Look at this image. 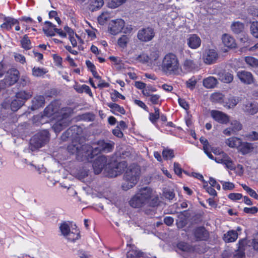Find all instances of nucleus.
Here are the masks:
<instances>
[{"label":"nucleus","instance_id":"864d4df0","mask_svg":"<svg viewBox=\"0 0 258 258\" xmlns=\"http://www.w3.org/2000/svg\"><path fill=\"white\" fill-rule=\"evenodd\" d=\"M20 83L22 86L24 87L30 84V79L27 76L23 75L20 79Z\"/></svg>","mask_w":258,"mask_h":258},{"label":"nucleus","instance_id":"3c124183","mask_svg":"<svg viewBox=\"0 0 258 258\" xmlns=\"http://www.w3.org/2000/svg\"><path fill=\"white\" fill-rule=\"evenodd\" d=\"M197 81L195 77H192L186 82V87L191 90L195 88Z\"/></svg>","mask_w":258,"mask_h":258},{"label":"nucleus","instance_id":"c03bdc74","mask_svg":"<svg viewBox=\"0 0 258 258\" xmlns=\"http://www.w3.org/2000/svg\"><path fill=\"white\" fill-rule=\"evenodd\" d=\"M135 60L143 63L148 62H149V55L145 54V53H142L141 54L137 56L135 58Z\"/></svg>","mask_w":258,"mask_h":258},{"label":"nucleus","instance_id":"6e6d98bb","mask_svg":"<svg viewBox=\"0 0 258 258\" xmlns=\"http://www.w3.org/2000/svg\"><path fill=\"white\" fill-rule=\"evenodd\" d=\"M64 30L66 31V34L67 33L69 35V38L71 37L76 36L78 39H80V37L76 34H75L74 31L68 26L64 27Z\"/></svg>","mask_w":258,"mask_h":258},{"label":"nucleus","instance_id":"5fc2aeb1","mask_svg":"<svg viewBox=\"0 0 258 258\" xmlns=\"http://www.w3.org/2000/svg\"><path fill=\"white\" fill-rule=\"evenodd\" d=\"M222 183V187L224 190H232L234 188V184L230 182L221 181Z\"/></svg>","mask_w":258,"mask_h":258},{"label":"nucleus","instance_id":"2eb2a0df","mask_svg":"<svg viewBox=\"0 0 258 258\" xmlns=\"http://www.w3.org/2000/svg\"><path fill=\"white\" fill-rule=\"evenodd\" d=\"M218 57V53L214 49H206L203 56L204 62L207 64L214 63Z\"/></svg>","mask_w":258,"mask_h":258},{"label":"nucleus","instance_id":"423d86ee","mask_svg":"<svg viewBox=\"0 0 258 258\" xmlns=\"http://www.w3.org/2000/svg\"><path fill=\"white\" fill-rule=\"evenodd\" d=\"M59 229L61 234L69 241H74L80 238V231L77 228L70 229L69 225L63 223L60 224Z\"/></svg>","mask_w":258,"mask_h":258},{"label":"nucleus","instance_id":"412c9836","mask_svg":"<svg viewBox=\"0 0 258 258\" xmlns=\"http://www.w3.org/2000/svg\"><path fill=\"white\" fill-rule=\"evenodd\" d=\"M255 149L254 145L252 143L241 142L239 147V151L242 155H246L253 152Z\"/></svg>","mask_w":258,"mask_h":258},{"label":"nucleus","instance_id":"473e14b6","mask_svg":"<svg viewBox=\"0 0 258 258\" xmlns=\"http://www.w3.org/2000/svg\"><path fill=\"white\" fill-rule=\"evenodd\" d=\"M196 64L194 61L190 59H186L182 66L181 70L183 72H189L195 68Z\"/></svg>","mask_w":258,"mask_h":258},{"label":"nucleus","instance_id":"4be33fe9","mask_svg":"<svg viewBox=\"0 0 258 258\" xmlns=\"http://www.w3.org/2000/svg\"><path fill=\"white\" fill-rule=\"evenodd\" d=\"M244 111L249 114H254L258 111V105L254 102H247L243 106Z\"/></svg>","mask_w":258,"mask_h":258},{"label":"nucleus","instance_id":"de8ad7c7","mask_svg":"<svg viewBox=\"0 0 258 258\" xmlns=\"http://www.w3.org/2000/svg\"><path fill=\"white\" fill-rule=\"evenodd\" d=\"M230 127L232 129L233 133L235 134H236L237 132L241 130L242 128L241 124L237 120L232 121L231 122V126Z\"/></svg>","mask_w":258,"mask_h":258},{"label":"nucleus","instance_id":"1a4fd4ad","mask_svg":"<svg viewBox=\"0 0 258 258\" xmlns=\"http://www.w3.org/2000/svg\"><path fill=\"white\" fill-rule=\"evenodd\" d=\"M19 78V72L16 69L9 70L4 78L2 81V87L3 88L9 87L15 84Z\"/></svg>","mask_w":258,"mask_h":258},{"label":"nucleus","instance_id":"ea45409f","mask_svg":"<svg viewBox=\"0 0 258 258\" xmlns=\"http://www.w3.org/2000/svg\"><path fill=\"white\" fill-rule=\"evenodd\" d=\"M129 37L126 35H122L117 41L118 45L119 47L124 48L126 47L129 41Z\"/></svg>","mask_w":258,"mask_h":258},{"label":"nucleus","instance_id":"5701e85b","mask_svg":"<svg viewBox=\"0 0 258 258\" xmlns=\"http://www.w3.org/2000/svg\"><path fill=\"white\" fill-rule=\"evenodd\" d=\"M247 244L246 240L245 239H242L239 240L238 245V247L236 251V253L235 254V256L238 257H242L244 256L245 253V248Z\"/></svg>","mask_w":258,"mask_h":258},{"label":"nucleus","instance_id":"680f3d73","mask_svg":"<svg viewBox=\"0 0 258 258\" xmlns=\"http://www.w3.org/2000/svg\"><path fill=\"white\" fill-rule=\"evenodd\" d=\"M160 96L156 94H152L150 96V101L154 104H158L159 102Z\"/></svg>","mask_w":258,"mask_h":258},{"label":"nucleus","instance_id":"c85d7f7f","mask_svg":"<svg viewBox=\"0 0 258 258\" xmlns=\"http://www.w3.org/2000/svg\"><path fill=\"white\" fill-rule=\"evenodd\" d=\"M32 96V93L31 91H27L25 90H21L17 92L15 96L20 101H23V103L24 104L25 101L29 99Z\"/></svg>","mask_w":258,"mask_h":258},{"label":"nucleus","instance_id":"6ab92c4d","mask_svg":"<svg viewBox=\"0 0 258 258\" xmlns=\"http://www.w3.org/2000/svg\"><path fill=\"white\" fill-rule=\"evenodd\" d=\"M237 77L243 83L250 84L253 82V78L251 73L242 71L237 73Z\"/></svg>","mask_w":258,"mask_h":258},{"label":"nucleus","instance_id":"9b49d317","mask_svg":"<svg viewBox=\"0 0 258 258\" xmlns=\"http://www.w3.org/2000/svg\"><path fill=\"white\" fill-rule=\"evenodd\" d=\"M109 160L104 155L98 156L93 162L92 166L94 172L95 174H98L101 172L105 168L108 166Z\"/></svg>","mask_w":258,"mask_h":258},{"label":"nucleus","instance_id":"9d476101","mask_svg":"<svg viewBox=\"0 0 258 258\" xmlns=\"http://www.w3.org/2000/svg\"><path fill=\"white\" fill-rule=\"evenodd\" d=\"M23 105V101H20L15 96L12 98H6L2 103V107L5 109H10L13 111H16Z\"/></svg>","mask_w":258,"mask_h":258},{"label":"nucleus","instance_id":"0eeeda50","mask_svg":"<svg viewBox=\"0 0 258 258\" xmlns=\"http://www.w3.org/2000/svg\"><path fill=\"white\" fill-rule=\"evenodd\" d=\"M126 167V164L125 162L110 163L109 161L108 166L105 168V173L109 177H116L120 174Z\"/></svg>","mask_w":258,"mask_h":258},{"label":"nucleus","instance_id":"e2e57ef3","mask_svg":"<svg viewBox=\"0 0 258 258\" xmlns=\"http://www.w3.org/2000/svg\"><path fill=\"white\" fill-rule=\"evenodd\" d=\"M164 196L166 199L172 200L175 196L174 194L171 190H167L164 192Z\"/></svg>","mask_w":258,"mask_h":258},{"label":"nucleus","instance_id":"09e8293b","mask_svg":"<svg viewBox=\"0 0 258 258\" xmlns=\"http://www.w3.org/2000/svg\"><path fill=\"white\" fill-rule=\"evenodd\" d=\"M251 34L255 38H258V22H253L250 26Z\"/></svg>","mask_w":258,"mask_h":258},{"label":"nucleus","instance_id":"2f4dec72","mask_svg":"<svg viewBox=\"0 0 258 258\" xmlns=\"http://www.w3.org/2000/svg\"><path fill=\"white\" fill-rule=\"evenodd\" d=\"M127 258L143 257L146 258L145 253L139 249H133L127 251L126 253Z\"/></svg>","mask_w":258,"mask_h":258},{"label":"nucleus","instance_id":"338daca9","mask_svg":"<svg viewBox=\"0 0 258 258\" xmlns=\"http://www.w3.org/2000/svg\"><path fill=\"white\" fill-rule=\"evenodd\" d=\"M134 102L136 104L138 105L139 106L143 108L145 110H147V107L146 104L142 101L139 100H135Z\"/></svg>","mask_w":258,"mask_h":258},{"label":"nucleus","instance_id":"b1692460","mask_svg":"<svg viewBox=\"0 0 258 258\" xmlns=\"http://www.w3.org/2000/svg\"><path fill=\"white\" fill-rule=\"evenodd\" d=\"M218 83L217 79L212 76L206 78L203 81V86L207 89L215 88L218 84Z\"/></svg>","mask_w":258,"mask_h":258},{"label":"nucleus","instance_id":"69168bd1","mask_svg":"<svg viewBox=\"0 0 258 258\" xmlns=\"http://www.w3.org/2000/svg\"><path fill=\"white\" fill-rule=\"evenodd\" d=\"M247 137L253 141L258 140V133L255 132H252L247 136Z\"/></svg>","mask_w":258,"mask_h":258},{"label":"nucleus","instance_id":"f03ea898","mask_svg":"<svg viewBox=\"0 0 258 258\" xmlns=\"http://www.w3.org/2000/svg\"><path fill=\"white\" fill-rule=\"evenodd\" d=\"M68 116V114L64 112L63 109H59L57 103L53 102L45 108L41 118L52 117L56 119L57 121L53 125L52 128L56 133H58L69 125V119Z\"/></svg>","mask_w":258,"mask_h":258},{"label":"nucleus","instance_id":"7ed1b4c3","mask_svg":"<svg viewBox=\"0 0 258 258\" xmlns=\"http://www.w3.org/2000/svg\"><path fill=\"white\" fill-rule=\"evenodd\" d=\"M114 143L111 141L99 140L93 144L92 146L89 145H84L83 146V150H86V156H90V159H92L94 155L101 152H110L114 148Z\"/></svg>","mask_w":258,"mask_h":258},{"label":"nucleus","instance_id":"f704fd0d","mask_svg":"<svg viewBox=\"0 0 258 258\" xmlns=\"http://www.w3.org/2000/svg\"><path fill=\"white\" fill-rule=\"evenodd\" d=\"M107 105L111 109V111L115 114V112H119L122 114L125 113V110L122 107L120 106L118 104L114 103H108Z\"/></svg>","mask_w":258,"mask_h":258},{"label":"nucleus","instance_id":"603ef678","mask_svg":"<svg viewBox=\"0 0 258 258\" xmlns=\"http://www.w3.org/2000/svg\"><path fill=\"white\" fill-rule=\"evenodd\" d=\"M118 98H121L124 100L125 99V97L117 91L115 90L111 94V99L113 102H115L117 101Z\"/></svg>","mask_w":258,"mask_h":258},{"label":"nucleus","instance_id":"6e6552de","mask_svg":"<svg viewBox=\"0 0 258 258\" xmlns=\"http://www.w3.org/2000/svg\"><path fill=\"white\" fill-rule=\"evenodd\" d=\"M48 132L45 130L35 135L30 140V144L34 148H40L49 141Z\"/></svg>","mask_w":258,"mask_h":258},{"label":"nucleus","instance_id":"a18cd8bd","mask_svg":"<svg viewBox=\"0 0 258 258\" xmlns=\"http://www.w3.org/2000/svg\"><path fill=\"white\" fill-rule=\"evenodd\" d=\"M110 18V15L108 13H102L98 18V23L100 25H104Z\"/></svg>","mask_w":258,"mask_h":258},{"label":"nucleus","instance_id":"dca6fc26","mask_svg":"<svg viewBox=\"0 0 258 258\" xmlns=\"http://www.w3.org/2000/svg\"><path fill=\"white\" fill-rule=\"evenodd\" d=\"M211 115L215 120L221 124H226L229 121L227 114L218 110H212L211 111Z\"/></svg>","mask_w":258,"mask_h":258},{"label":"nucleus","instance_id":"393cba45","mask_svg":"<svg viewBox=\"0 0 258 258\" xmlns=\"http://www.w3.org/2000/svg\"><path fill=\"white\" fill-rule=\"evenodd\" d=\"M238 233L234 230H229L224 234L223 240L226 242H233L236 240Z\"/></svg>","mask_w":258,"mask_h":258},{"label":"nucleus","instance_id":"052dcab7","mask_svg":"<svg viewBox=\"0 0 258 258\" xmlns=\"http://www.w3.org/2000/svg\"><path fill=\"white\" fill-rule=\"evenodd\" d=\"M178 104L186 110L189 109V106L188 103L183 99L178 98Z\"/></svg>","mask_w":258,"mask_h":258},{"label":"nucleus","instance_id":"f3484780","mask_svg":"<svg viewBox=\"0 0 258 258\" xmlns=\"http://www.w3.org/2000/svg\"><path fill=\"white\" fill-rule=\"evenodd\" d=\"M84 145L79 146H76L74 145H70L68 147V151L71 154H76L78 156H82L86 158L88 160L90 159V156L87 155H85L86 153V150H83V146Z\"/></svg>","mask_w":258,"mask_h":258},{"label":"nucleus","instance_id":"a211bd4d","mask_svg":"<svg viewBox=\"0 0 258 258\" xmlns=\"http://www.w3.org/2000/svg\"><path fill=\"white\" fill-rule=\"evenodd\" d=\"M187 44L190 48L197 49L201 44V39L196 34H190L187 39Z\"/></svg>","mask_w":258,"mask_h":258},{"label":"nucleus","instance_id":"e433bc0d","mask_svg":"<svg viewBox=\"0 0 258 258\" xmlns=\"http://www.w3.org/2000/svg\"><path fill=\"white\" fill-rule=\"evenodd\" d=\"M224 96L222 93L216 92L212 94L211 100L214 102L222 103L224 101Z\"/></svg>","mask_w":258,"mask_h":258},{"label":"nucleus","instance_id":"39448f33","mask_svg":"<svg viewBox=\"0 0 258 258\" xmlns=\"http://www.w3.org/2000/svg\"><path fill=\"white\" fill-rule=\"evenodd\" d=\"M161 69L166 74H173L177 69V57L172 53L167 54L163 59Z\"/></svg>","mask_w":258,"mask_h":258},{"label":"nucleus","instance_id":"79ce46f5","mask_svg":"<svg viewBox=\"0 0 258 258\" xmlns=\"http://www.w3.org/2000/svg\"><path fill=\"white\" fill-rule=\"evenodd\" d=\"M104 4L103 0H94L92 2L90 9L92 11H96L101 8Z\"/></svg>","mask_w":258,"mask_h":258},{"label":"nucleus","instance_id":"aec40b11","mask_svg":"<svg viewBox=\"0 0 258 258\" xmlns=\"http://www.w3.org/2000/svg\"><path fill=\"white\" fill-rule=\"evenodd\" d=\"M194 235L197 240H206L209 237L208 232L204 227L197 228L194 232Z\"/></svg>","mask_w":258,"mask_h":258},{"label":"nucleus","instance_id":"20e7f679","mask_svg":"<svg viewBox=\"0 0 258 258\" xmlns=\"http://www.w3.org/2000/svg\"><path fill=\"white\" fill-rule=\"evenodd\" d=\"M140 172V168L137 165L132 164L127 167L124 174V182L122 184L123 190H127L137 184L139 179Z\"/></svg>","mask_w":258,"mask_h":258},{"label":"nucleus","instance_id":"4c0bfd02","mask_svg":"<svg viewBox=\"0 0 258 258\" xmlns=\"http://www.w3.org/2000/svg\"><path fill=\"white\" fill-rule=\"evenodd\" d=\"M239 101V98L236 97H230L229 98L227 102H226L225 106L228 108H233L235 106Z\"/></svg>","mask_w":258,"mask_h":258},{"label":"nucleus","instance_id":"72a5a7b5","mask_svg":"<svg viewBox=\"0 0 258 258\" xmlns=\"http://www.w3.org/2000/svg\"><path fill=\"white\" fill-rule=\"evenodd\" d=\"M47 72V70L43 68L34 67L32 70V75L35 77H42Z\"/></svg>","mask_w":258,"mask_h":258},{"label":"nucleus","instance_id":"7c9ffc66","mask_svg":"<svg viewBox=\"0 0 258 258\" xmlns=\"http://www.w3.org/2000/svg\"><path fill=\"white\" fill-rule=\"evenodd\" d=\"M219 79L222 82L225 83H229L231 82L233 79V75L225 71L219 72L218 74Z\"/></svg>","mask_w":258,"mask_h":258},{"label":"nucleus","instance_id":"a878e982","mask_svg":"<svg viewBox=\"0 0 258 258\" xmlns=\"http://www.w3.org/2000/svg\"><path fill=\"white\" fill-rule=\"evenodd\" d=\"M45 99L43 96H37L32 100V105L31 108L33 110L37 109L40 107H43L44 105Z\"/></svg>","mask_w":258,"mask_h":258},{"label":"nucleus","instance_id":"bf43d9fd","mask_svg":"<svg viewBox=\"0 0 258 258\" xmlns=\"http://www.w3.org/2000/svg\"><path fill=\"white\" fill-rule=\"evenodd\" d=\"M243 211L245 213L254 214L257 212L258 209L256 207H252L250 208H244Z\"/></svg>","mask_w":258,"mask_h":258},{"label":"nucleus","instance_id":"bb28decb","mask_svg":"<svg viewBox=\"0 0 258 258\" xmlns=\"http://www.w3.org/2000/svg\"><path fill=\"white\" fill-rule=\"evenodd\" d=\"M18 23V21L14 18L10 17L5 18L4 19V22L1 25V27L3 29L10 30L13 26Z\"/></svg>","mask_w":258,"mask_h":258},{"label":"nucleus","instance_id":"a19ab883","mask_svg":"<svg viewBox=\"0 0 258 258\" xmlns=\"http://www.w3.org/2000/svg\"><path fill=\"white\" fill-rule=\"evenodd\" d=\"M21 44L22 47L26 50L30 49L32 47L31 41L26 35L21 40Z\"/></svg>","mask_w":258,"mask_h":258},{"label":"nucleus","instance_id":"37998d69","mask_svg":"<svg viewBox=\"0 0 258 258\" xmlns=\"http://www.w3.org/2000/svg\"><path fill=\"white\" fill-rule=\"evenodd\" d=\"M245 61L246 63L249 66L252 67H258V59L252 57V56H246L245 57Z\"/></svg>","mask_w":258,"mask_h":258},{"label":"nucleus","instance_id":"f8f14e48","mask_svg":"<svg viewBox=\"0 0 258 258\" xmlns=\"http://www.w3.org/2000/svg\"><path fill=\"white\" fill-rule=\"evenodd\" d=\"M155 36L154 30L151 27L144 28L140 30L138 33V39L143 42L151 41Z\"/></svg>","mask_w":258,"mask_h":258},{"label":"nucleus","instance_id":"58836bf2","mask_svg":"<svg viewBox=\"0 0 258 258\" xmlns=\"http://www.w3.org/2000/svg\"><path fill=\"white\" fill-rule=\"evenodd\" d=\"M159 57V52L155 48H152L150 50V54L149 56V62H152L158 59Z\"/></svg>","mask_w":258,"mask_h":258},{"label":"nucleus","instance_id":"49530a36","mask_svg":"<svg viewBox=\"0 0 258 258\" xmlns=\"http://www.w3.org/2000/svg\"><path fill=\"white\" fill-rule=\"evenodd\" d=\"M126 0H109L108 3V7L111 8H115L125 2Z\"/></svg>","mask_w":258,"mask_h":258},{"label":"nucleus","instance_id":"f257e3e1","mask_svg":"<svg viewBox=\"0 0 258 258\" xmlns=\"http://www.w3.org/2000/svg\"><path fill=\"white\" fill-rule=\"evenodd\" d=\"M159 198L150 187L140 189L130 200L129 203L134 208H141L145 206L155 207L158 205Z\"/></svg>","mask_w":258,"mask_h":258},{"label":"nucleus","instance_id":"8fccbe9b","mask_svg":"<svg viewBox=\"0 0 258 258\" xmlns=\"http://www.w3.org/2000/svg\"><path fill=\"white\" fill-rule=\"evenodd\" d=\"M163 158L166 160L171 159L174 157L173 151L171 149H165L162 152Z\"/></svg>","mask_w":258,"mask_h":258},{"label":"nucleus","instance_id":"cd10ccee","mask_svg":"<svg viewBox=\"0 0 258 258\" xmlns=\"http://www.w3.org/2000/svg\"><path fill=\"white\" fill-rule=\"evenodd\" d=\"M242 141L237 137H231L225 140V144L230 148H239Z\"/></svg>","mask_w":258,"mask_h":258},{"label":"nucleus","instance_id":"c9c22d12","mask_svg":"<svg viewBox=\"0 0 258 258\" xmlns=\"http://www.w3.org/2000/svg\"><path fill=\"white\" fill-rule=\"evenodd\" d=\"M231 28L233 32L238 34L243 30L244 24L239 21L235 22L232 23Z\"/></svg>","mask_w":258,"mask_h":258},{"label":"nucleus","instance_id":"0e129e2a","mask_svg":"<svg viewBox=\"0 0 258 258\" xmlns=\"http://www.w3.org/2000/svg\"><path fill=\"white\" fill-rule=\"evenodd\" d=\"M112 133L114 136L118 138H121L123 136V133L118 126H117L116 128L113 130Z\"/></svg>","mask_w":258,"mask_h":258},{"label":"nucleus","instance_id":"c756f323","mask_svg":"<svg viewBox=\"0 0 258 258\" xmlns=\"http://www.w3.org/2000/svg\"><path fill=\"white\" fill-rule=\"evenodd\" d=\"M222 42L224 45L229 48H234L236 43L234 39L228 34H225L222 37Z\"/></svg>","mask_w":258,"mask_h":258},{"label":"nucleus","instance_id":"4d7b16f0","mask_svg":"<svg viewBox=\"0 0 258 258\" xmlns=\"http://www.w3.org/2000/svg\"><path fill=\"white\" fill-rule=\"evenodd\" d=\"M14 58L16 61L20 62L22 64H24L26 61L24 56L19 53H15Z\"/></svg>","mask_w":258,"mask_h":258},{"label":"nucleus","instance_id":"774afa93","mask_svg":"<svg viewBox=\"0 0 258 258\" xmlns=\"http://www.w3.org/2000/svg\"><path fill=\"white\" fill-rule=\"evenodd\" d=\"M206 191L211 196H216L217 195L216 190L211 186H207Z\"/></svg>","mask_w":258,"mask_h":258},{"label":"nucleus","instance_id":"4468645a","mask_svg":"<svg viewBox=\"0 0 258 258\" xmlns=\"http://www.w3.org/2000/svg\"><path fill=\"white\" fill-rule=\"evenodd\" d=\"M124 26V22L122 19L112 20L109 25V31L112 35H116L121 31Z\"/></svg>","mask_w":258,"mask_h":258},{"label":"nucleus","instance_id":"13d9d810","mask_svg":"<svg viewBox=\"0 0 258 258\" xmlns=\"http://www.w3.org/2000/svg\"><path fill=\"white\" fill-rule=\"evenodd\" d=\"M242 195L239 193H231L228 195V198L231 200H238L242 198Z\"/></svg>","mask_w":258,"mask_h":258},{"label":"nucleus","instance_id":"ddd939ff","mask_svg":"<svg viewBox=\"0 0 258 258\" xmlns=\"http://www.w3.org/2000/svg\"><path fill=\"white\" fill-rule=\"evenodd\" d=\"M215 161L218 163L224 165L226 168L230 170H233L235 168V165L232 159L224 152L222 153V156L216 157Z\"/></svg>","mask_w":258,"mask_h":258}]
</instances>
